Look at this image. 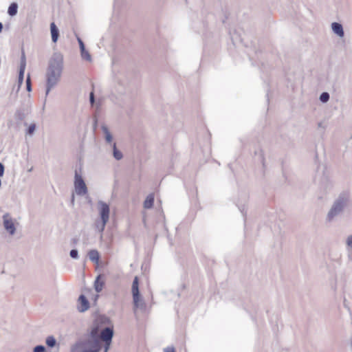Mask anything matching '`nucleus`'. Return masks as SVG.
Wrapping results in <instances>:
<instances>
[{"label": "nucleus", "mask_w": 352, "mask_h": 352, "mask_svg": "<svg viewBox=\"0 0 352 352\" xmlns=\"http://www.w3.org/2000/svg\"><path fill=\"white\" fill-rule=\"evenodd\" d=\"M111 342H104V351L107 352Z\"/></svg>", "instance_id": "obj_35"}, {"label": "nucleus", "mask_w": 352, "mask_h": 352, "mask_svg": "<svg viewBox=\"0 0 352 352\" xmlns=\"http://www.w3.org/2000/svg\"><path fill=\"white\" fill-rule=\"evenodd\" d=\"M333 32L336 34L338 37L342 38L344 36V31L343 26L341 23L338 22H333L331 25Z\"/></svg>", "instance_id": "obj_11"}, {"label": "nucleus", "mask_w": 352, "mask_h": 352, "mask_svg": "<svg viewBox=\"0 0 352 352\" xmlns=\"http://www.w3.org/2000/svg\"><path fill=\"white\" fill-rule=\"evenodd\" d=\"M33 352H47L46 348L43 345H37L34 347Z\"/></svg>", "instance_id": "obj_25"}, {"label": "nucleus", "mask_w": 352, "mask_h": 352, "mask_svg": "<svg viewBox=\"0 0 352 352\" xmlns=\"http://www.w3.org/2000/svg\"><path fill=\"white\" fill-rule=\"evenodd\" d=\"M3 30V24L0 22V33L2 32Z\"/></svg>", "instance_id": "obj_37"}, {"label": "nucleus", "mask_w": 352, "mask_h": 352, "mask_svg": "<svg viewBox=\"0 0 352 352\" xmlns=\"http://www.w3.org/2000/svg\"><path fill=\"white\" fill-rule=\"evenodd\" d=\"M25 67H26V58H25V52L23 50H22L19 69H25Z\"/></svg>", "instance_id": "obj_21"}, {"label": "nucleus", "mask_w": 352, "mask_h": 352, "mask_svg": "<svg viewBox=\"0 0 352 352\" xmlns=\"http://www.w3.org/2000/svg\"><path fill=\"white\" fill-rule=\"evenodd\" d=\"M88 256L91 261L98 263L100 259V254L98 250H91L88 252Z\"/></svg>", "instance_id": "obj_15"}, {"label": "nucleus", "mask_w": 352, "mask_h": 352, "mask_svg": "<svg viewBox=\"0 0 352 352\" xmlns=\"http://www.w3.org/2000/svg\"><path fill=\"white\" fill-rule=\"evenodd\" d=\"M77 241L76 239H74V243H76Z\"/></svg>", "instance_id": "obj_38"}, {"label": "nucleus", "mask_w": 352, "mask_h": 352, "mask_svg": "<svg viewBox=\"0 0 352 352\" xmlns=\"http://www.w3.org/2000/svg\"><path fill=\"white\" fill-rule=\"evenodd\" d=\"M26 115L21 110H17L15 113V118L21 121L25 119Z\"/></svg>", "instance_id": "obj_24"}, {"label": "nucleus", "mask_w": 352, "mask_h": 352, "mask_svg": "<svg viewBox=\"0 0 352 352\" xmlns=\"http://www.w3.org/2000/svg\"><path fill=\"white\" fill-rule=\"evenodd\" d=\"M18 12V4L16 2L12 3L8 9V14L10 16H14L17 14Z\"/></svg>", "instance_id": "obj_18"}, {"label": "nucleus", "mask_w": 352, "mask_h": 352, "mask_svg": "<svg viewBox=\"0 0 352 352\" xmlns=\"http://www.w3.org/2000/svg\"><path fill=\"white\" fill-rule=\"evenodd\" d=\"M113 336V329L111 327H105L100 332V340L104 342H111Z\"/></svg>", "instance_id": "obj_9"}, {"label": "nucleus", "mask_w": 352, "mask_h": 352, "mask_svg": "<svg viewBox=\"0 0 352 352\" xmlns=\"http://www.w3.org/2000/svg\"><path fill=\"white\" fill-rule=\"evenodd\" d=\"M318 126H322L321 123H319Z\"/></svg>", "instance_id": "obj_39"}, {"label": "nucleus", "mask_w": 352, "mask_h": 352, "mask_svg": "<svg viewBox=\"0 0 352 352\" xmlns=\"http://www.w3.org/2000/svg\"><path fill=\"white\" fill-rule=\"evenodd\" d=\"M100 276H98L94 282V289L97 292H100L102 290L104 286V282L100 280Z\"/></svg>", "instance_id": "obj_19"}, {"label": "nucleus", "mask_w": 352, "mask_h": 352, "mask_svg": "<svg viewBox=\"0 0 352 352\" xmlns=\"http://www.w3.org/2000/svg\"><path fill=\"white\" fill-rule=\"evenodd\" d=\"M78 310L80 312H84L89 308V302L83 294L78 297Z\"/></svg>", "instance_id": "obj_10"}, {"label": "nucleus", "mask_w": 352, "mask_h": 352, "mask_svg": "<svg viewBox=\"0 0 352 352\" xmlns=\"http://www.w3.org/2000/svg\"><path fill=\"white\" fill-rule=\"evenodd\" d=\"M104 352H105V351L104 350Z\"/></svg>", "instance_id": "obj_40"}, {"label": "nucleus", "mask_w": 352, "mask_h": 352, "mask_svg": "<svg viewBox=\"0 0 352 352\" xmlns=\"http://www.w3.org/2000/svg\"><path fill=\"white\" fill-rule=\"evenodd\" d=\"M346 243L349 247L352 248V235L348 236Z\"/></svg>", "instance_id": "obj_31"}, {"label": "nucleus", "mask_w": 352, "mask_h": 352, "mask_svg": "<svg viewBox=\"0 0 352 352\" xmlns=\"http://www.w3.org/2000/svg\"><path fill=\"white\" fill-rule=\"evenodd\" d=\"M102 131L104 135L105 141L109 144H113L112 143L113 137H112V135L111 134L110 131H109L108 127L105 125H102Z\"/></svg>", "instance_id": "obj_16"}, {"label": "nucleus", "mask_w": 352, "mask_h": 352, "mask_svg": "<svg viewBox=\"0 0 352 352\" xmlns=\"http://www.w3.org/2000/svg\"><path fill=\"white\" fill-rule=\"evenodd\" d=\"M94 343L97 349L93 347H89V349H87L88 345L85 342H77L74 345H72V346L71 347L70 352H100V351L98 350L97 342H95Z\"/></svg>", "instance_id": "obj_6"}, {"label": "nucleus", "mask_w": 352, "mask_h": 352, "mask_svg": "<svg viewBox=\"0 0 352 352\" xmlns=\"http://www.w3.org/2000/svg\"><path fill=\"white\" fill-rule=\"evenodd\" d=\"M72 205H74V194L72 195Z\"/></svg>", "instance_id": "obj_36"}, {"label": "nucleus", "mask_w": 352, "mask_h": 352, "mask_svg": "<svg viewBox=\"0 0 352 352\" xmlns=\"http://www.w3.org/2000/svg\"><path fill=\"white\" fill-rule=\"evenodd\" d=\"M80 168H79V171L77 169L75 170L74 186L76 195L78 196H84L87 194L88 189L80 173Z\"/></svg>", "instance_id": "obj_4"}, {"label": "nucleus", "mask_w": 352, "mask_h": 352, "mask_svg": "<svg viewBox=\"0 0 352 352\" xmlns=\"http://www.w3.org/2000/svg\"><path fill=\"white\" fill-rule=\"evenodd\" d=\"M26 89L27 91L29 92L32 91L31 80L29 75L28 76V78L26 79Z\"/></svg>", "instance_id": "obj_29"}, {"label": "nucleus", "mask_w": 352, "mask_h": 352, "mask_svg": "<svg viewBox=\"0 0 352 352\" xmlns=\"http://www.w3.org/2000/svg\"><path fill=\"white\" fill-rule=\"evenodd\" d=\"M256 155H258V160H260L261 163L264 165V162H265V158H264V155H263V151H258V153L256 152L255 153Z\"/></svg>", "instance_id": "obj_28"}, {"label": "nucleus", "mask_w": 352, "mask_h": 352, "mask_svg": "<svg viewBox=\"0 0 352 352\" xmlns=\"http://www.w3.org/2000/svg\"><path fill=\"white\" fill-rule=\"evenodd\" d=\"M3 223L5 230L10 234L13 235L16 232V228L9 213H6L3 216Z\"/></svg>", "instance_id": "obj_8"}, {"label": "nucleus", "mask_w": 352, "mask_h": 352, "mask_svg": "<svg viewBox=\"0 0 352 352\" xmlns=\"http://www.w3.org/2000/svg\"><path fill=\"white\" fill-rule=\"evenodd\" d=\"M98 210L101 219V223H97L96 228L100 232H103L105 226L109 219L110 208L109 204L102 201H98Z\"/></svg>", "instance_id": "obj_3"}, {"label": "nucleus", "mask_w": 352, "mask_h": 352, "mask_svg": "<svg viewBox=\"0 0 352 352\" xmlns=\"http://www.w3.org/2000/svg\"><path fill=\"white\" fill-rule=\"evenodd\" d=\"M90 336L91 338V340L85 342L89 347H93L97 349L95 346V342H97V344L98 346V350L101 349V343H100V333H98V329L97 327L93 328L90 333Z\"/></svg>", "instance_id": "obj_7"}, {"label": "nucleus", "mask_w": 352, "mask_h": 352, "mask_svg": "<svg viewBox=\"0 0 352 352\" xmlns=\"http://www.w3.org/2000/svg\"><path fill=\"white\" fill-rule=\"evenodd\" d=\"M132 294L133 299V304L135 308L144 307L143 302H140V294L139 291V280L138 278L135 276L132 283Z\"/></svg>", "instance_id": "obj_5"}, {"label": "nucleus", "mask_w": 352, "mask_h": 352, "mask_svg": "<svg viewBox=\"0 0 352 352\" xmlns=\"http://www.w3.org/2000/svg\"><path fill=\"white\" fill-rule=\"evenodd\" d=\"M349 200V193L348 192H342L338 197L333 201L329 210L326 216V221L331 223L339 217L347 206Z\"/></svg>", "instance_id": "obj_2"}, {"label": "nucleus", "mask_w": 352, "mask_h": 352, "mask_svg": "<svg viewBox=\"0 0 352 352\" xmlns=\"http://www.w3.org/2000/svg\"><path fill=\"white\" fill-rule=\"evenodd\" d=\"M24 72H25V69H19V77H18L19 87H20L21 85L23 84V78H24Z\"/></svg>", "instance_id": "obj_23"}, {"label": "nucleus", "mask_w": 352, "mask_h": 352, "mask_svg": "<svg viewBox=\"0 0 352 352\" xmlns=\"http://www.w3.org/2000/svg\"><path fill=\"white\" fill-rule=\"evenodd\" d=\"M238 208L241 212L242 213L243 216L245 217L246 215V210L245 205H238Z\"/></svg>", "instance_id": "obj_30"}, {"label": "nucleus", "mask_w": 352, "mask_h": 352, "mask_svg": "<svg viewBox=\"0 0 352 352\" xmlns=\"http://www.w3.org/2000/svg\"><path fill=\"white\" fill-rule=\"evenodd\" d=\"M63 69V58L60 54L54 53L49 60L45 73L46 91L45 97L54 89L60 80Z\"/></svg>", "instance_id": "obj_1"}, {"label": "nucleus", "mask_w": 352, "mask_h": 352, "mask_svg": "<svg viewBox=\"0 0 352 352\" xmlns=\"http://www.w3.org/2000/svg\"><path fill=\"white\" fill-rule=\"evenodd\" d=\"M164 352H175V349L173 347H166L164 349Z\"/></svg>", "instance_id": "obj_34"}, {"label": "nucleus", "mask_w": 352, "mask_h": 352, "mask_svg": "<svg viewBox=\"0 0 352 352\" xmlns=\"http://www.w3.org/2000/svg\"><path fill=\"white\" fill-rule=\"evenodd\" d=\"M4 165L2 163H0V177H2L4 174Z\"/></svg>", "instance_id": "obj_33"}, {"label": "nucleus", "mask_w": 352, "mask_h": 352, "mask_svg": "<svg viewBox=\"0 0 352 352\" xmlns=\"http://www.w3.org/2000/svg\"><path fill=\"white\" fill-rule=\"evenodd\" d=\"M77 40L80 47L81 57L86 60L91 61V55L89 52L86 50L83 41L79 37L77 38Z\"/></svg>", "instance_id": "obj_12"}, {"label": "nucleus", "mask_w": 352, "mask_h": 352, "mask_svg": "<svg viewBox=\"0 0 352 352\" xmlns=\"http://www.w3.org/2000/svg\"><path fill=\"white\" fill-rule=\"evenodd\" d=\"M45 342L49 347L53 348L56 344V340L54 336H50L46 338Z\"/></svg>", "instance_id": "obj_20"}, {"label": "nucleus", "mask_w": 352, "mask_h": 352, "mask_svg": "<svg viewBox=\"0 0 352 352\" xmlns=\"http://www.w3.org/2000/svg\"><path fill=\"white\" fill-rule=\"evenodd\" d=\"M89 102L91 105H93L95 102L94 94L93 91H91L89 94Z\"/></svg>", "instance_id": "obj_32"}, {"label": "nucleus", "mask_w": 352, "mask_h": 352, "mask_svg": "<svg viewBox=\"0 0 352 352\" xmlns=\"http://www.w3.org/2000/svg\"><path fill=\"white\" fill-rule=\"evenodd\" d=\"M50 31L52 41L56 43L59 36V31L54 23L50 24Z\"/></svg>", "instance_id": "obj_13"}, {"label": "nucleus", "mask_w": 352, "mask_h": 352, "mask_svg": "<svg viewBox=\"0 0 352 352\" xmlns=\"http://www.w3.org/2000/svg\"><path fill=\"white\" fill-rule=\"evenodd\" d=\"M36 129V124H31L29 127L27 129V134L32 135Z\"/></svg>", "instance_id": "obj_27"}, {"label": "nucleus", "mask_w": 352, "mask_h": 352, "mask_svg": "<svg viewBox=\"0 0 352 352\" xmlns=\"http://www.w3.org/2000/svg\"><path fill=\"white\" fill-rule=\"evenodd\" d=\"M154 195L151 193L147 195L146 199L144 201V208L146 209H150L153 207L154 203Z\"/></svg>", "instance_id": "obj_14"}, {"label": "nucleus", "mask_w": 352, "mask_h": 352, "mask_svg": "<svg viewBox=\"0 0 352 352\" xmlns=\"http://www.w3.org/2000/svg\"><path fill=\"white\" fill-rule=\"evenodd\" d=\"M330 98L329 94L328 92H322L320 96V101L322 103H326Z\"/></svg>", "instance_id": "obj_22"}, {"label": "nucleus", "mask_w": 352, "mask_h": 352, "mask_svg": "<svg viewBox=\"0 0 352 352\" xmlns=\"http://www.w3.org/2000/svg\"><path fill=\"white\" fill-rule=\"evenodd\" d=\"M69 256L74 259H78L79 258L78 251L76 249H73L69 252Z\"/></svg>", "instance_id": "obj_26"}, {"label": "nucleus", "mask_w": 352, "mask_h": 352, "mask_svg": "<svg viewBox=\"0 0 352 352\" xmlns=\"http://www.w3.org/2000/svg\"><path fill=\"white\" fill-rule=\"evenodd\" d=\"M111 146L113 148V156L116 160H120L123 157L122 153L117 148L116 143L113 142L111 144Z\"/></svg>", "instance_id": "obj_17"}]
</instances>
